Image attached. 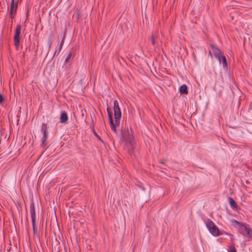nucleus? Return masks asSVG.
<instances>
[{
    "label": "nucleus",
    "instance_id": "nucleus-10",
    "mask_svg": "<svg viewBox=\"0 0 252 252\" xmlns=\"http://www.w3.org/2000/svg\"><path fill=\"white\" fill-rule=\"evenodd\" d=\"M17 8V4L16 3H14V0H12V3L11 4V15H13V14H15L16 13Z\"/></svg>",
    "mask_w": 252,
    "mask_h": 252
},
{
    "label": "nucleus",
    "instance_id": "nucleus-8",
    "mask_svg": "<svg viewBox=\"0 0 252 252\" xmlns=\"http://www.w3.org/2000/svg\"><path fill=\"white\" fill-rule=\"evenodd\" d=\"M60 121L62 123H65L68 121V116L65 112H62L60 117Z\"/></svg>",
    "mask_w": 252,
    "mask_h": 252
},
{
    "label": "nucleus",
    "instance_id": "nucleus-2",
    "mask_svg": "<svg viewBox=\"0 0 252 252\" xmlns=\"http://www.w3.org/2000/svg\"><path fill=\"white\" fill-rule=\"evenodd\" d=\"M209 53L211 55L213 54L219 60L220 63L222 64L223 67H226L227 66L226 58L219 49L215 46H212L211 50L210 51Z\"/></svg>",
    "mask_w": 252,
    "mask_h": 252
},
{
    "label": "nucleus",
    "instance_id": "nucleus-7",
    "mask_svg": "<svg viewBox=\"0 0 252 252\" xmlns=\"http://www.w3.org/2000/svg\"><path fill=\"white\" fill-rule=\"evenodd\" d=\"M47 126L45 124H43L42 125V131L43 132L44 135L42 138L43 144L46 140L47 137Z\"/></svg>",
    "mask_w": 252,
    "mask_h": 252
},
{
    "label": "nucleus",
    "instance_id": "nucleus-9",
    "mask_svg": "<svg viewBox=\"0 0 252 252\" xmlns=\"http://www.w3.org/2000/svg\"><path fill=\"white\" fill-rule=\"evenodd\" d=\"M179 91L181 94H188V91L187 86L186 85H182L179 89Z\"/></svg>",
    "mask_w": 252,
    "mask_h": 252
},
{
    "label": "nucleus",
    "instance_id": "nucleus-1",
    "mask_svg": "<svg viewBox=\"0 0 252 252\" xmlns=\"http://www.w3.org/2000/svg\"><path fill=\"white\" fill-rule=\"evenodd\" d=\"M114 121L112 116L110 114L109 109L107 108V110L108 114L109 121L112 130L115 133H117V130L120 127L121 118L122 116L120 108L119 106L118 102L117 100L114 101Z\"/></svg>",
    "mask_w": 252,
    "mask_h": 252
},
{
    "label": "nucleus",
    "instance_id": "nucleus-12",
    "mask_svg": "<svg viewBox=\"0 0 252 252\" xmlns=\"http://www.w3.org/2000/svg\"><path fill=\"white\" fill-rule=\"evenodd\" d=\"M72 60V58L71 55L70 54H68L65 59V62L66 64H70L71 61Z\"/></svg>",
    "mask_w": 252,
    "mask_h": 252
},
{
    "label": "nucleus",
    "instance_id": "nucleus-4",
    "mask_svg": "<svg viewBox=\"0 0 252 252\" xmlns=\"http://www.w3.org/2000/svg\"><path fill=\"white\" fill-rule=\"evenodd\" d=\"M232 224L237 228L239 232L244 235H248L250 234V229L242 223L235 220H231Z\"/></svg>",
    "mask_w": 252,
    "mask_h": 252
},
{
    "label": "nucleus",
    "instance_id": "nucleus-5",
    "mask_svg": "<svg viewBox=\"0 0 252 252\" xmlns=\"http://www.w3.org/2000/svg\"><path fill=\"white\" fill-rule=\"evenodd\" d=\"M21 26L20 25L17 26L14 37L15 45L16 46V48H18L19 46L20 35L21 32Z\"/></svg>",
    "mask_w": 252,
    "mask_h": 252
},
{
    "label": "nucleus",
    "instance_id": "nucleus-13",
    "mask_svg": "<svg viewBox=\"0 0 252 252\" xmlns=\"http://www.w3.org/2000/svg\"><path fill=\"white\" fill-rule=\"evenodd\" d=\"M228 252H236V248L234 246H230L228 250Z\"/></svg>",
    "mask_w": 252,
    "mask_h": 252
},
{
    "label": "nucleus",
    "instance_id": "nucleus-14",
    "mask_svg": "<svg viewBox=\"0 0 252 252\" xmlns=\"http://www.w3.org/2000/svg\"><path fill=\"white\" fill-rule=\"evenodd\" d=\"M151 40H152V43L153 45H155L156 44V38L155 37V36L152 34V36H151Z\"/></svg>",
    "mask_w": 252,
    "mask_h": 252
},
{
    "label": "nucleus",
    "instance_id": "nucleus-6",
    "mask_svg": "<svg viewBox=\"0 0 252 252\" xmlns=\"http://www.w3.org/2000/svg\"><path fill=\"white\" fill-rule=\"evenodd\" d=\"M30 209H31V215L32 220V222L33 226H34V223L35 222V213L34 207L33 205H32L31 206Z\"/></svg>",
    "mask_w": 252,
    "mask_h": 252
},
{
    "label": "nucleus",
    "instance_id": "nucleus-11",
    "mask_svg": "<svg viewBox=\"0 0 252 252\" xmlns=\"http://www.w3.org/2000/svg\"><path fill=\"white\" fill-rule=\"evenodd\" d=\"M229 203L230 204V205L232 208H235L236 207V204L235 203V201L232 198H229L228 199Z\"/></svg>",
    "mask_w": 252,
    "mask_h": 252
},
{
    "label": "nucleus",
    "instance_id": "nucleus-3",
    "mask_svg": "<svg viewBox=\"0 0 252 252\" xmlns=\"http://www.w3.org/2000/svg\"><path fill=\"white\" fill-rule=\"evenodd\" d=\"M206 225L209 231L214 236H218L223 234V232L220 231L215 224L210 220L206 221Z\"/></svg>",
    "mask_w": 252,
    "mask_h": 252
},
{
    "label": "nucleus",
    "instance_id": "nucleus-15",
    "mask_svg": "<svg viewBox=\"0 0 252 252\" xmlns=\"http://www.w3.org/2000/svg\"><path fill=\"white\" fill-rule=\"evenodd\" d=\"M3 101V97L2 95L0 94V103H2Z\"/></svg>",
    "mask_w": 252,
    "mask_h": 252
}]
</instances>
